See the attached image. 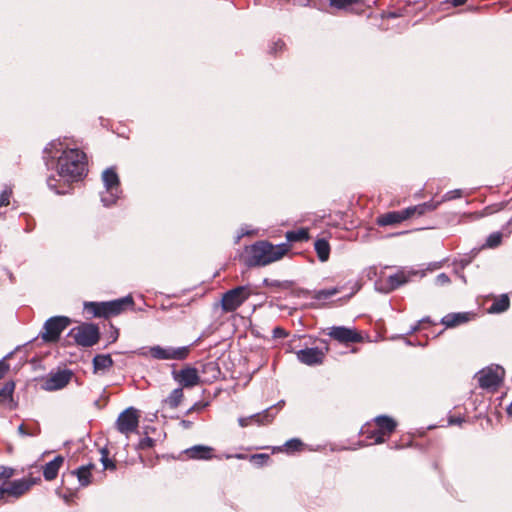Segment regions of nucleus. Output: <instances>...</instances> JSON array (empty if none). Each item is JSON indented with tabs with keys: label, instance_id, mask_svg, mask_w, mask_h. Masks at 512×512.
Instances as JSON below:
<instances>
[{
	"label": "nucleus",
	"instance_id": "obj_9",
	"mask_svg": "<svg viewBox=\"0 0 512 512\" xmlns=\"http://www.w3.org/2000/svg\"><path fill=\"white\" fill-rule=\"evenodd\" d=\"M374 422L377 426V430L369 431L368 438H373L376 444H380L386 441V438L389 437L397 427L396 421L386 415H380L374 418Z\"/></svg>",
	"mask_w": 512,
	"mask_h": 512
},
{
	"label": "nucleus",
	"instance_id": "obj_23",
	"mask_svg": "<svg viewBox=\"0 0 512 512\" xmlns=\"http://www.w3.org/2000/svg\"><path fill=\"white\" fill-rule=\"evenodd\" d=\"M314 248L317 253L318 259L321 262H326L330 255V245L325 239H318L314 243Z\"/></svg>",
	"mask_w": 512,
	"mask_h": 512
},
{
	"label": "nucleus",
	"instance_id": "obj_51",
	"mask_svg": "<svg viewBox=\"0 0 512 512\" xmlns=\"http://www.w3.org/2000/svg\"><path fill=\"white\" fill-rule=\"evenodd\" d=\"M181 425L184 427V428H190L192 423L190 421H187V420H182L181 421Z\"/></svg>",
	"mask_w": 512,
	"mask_h": 512
},
{
	"label": "nucleus",
	"instance_id": "obj_52",
	"mask_svg": "<svg viewBox=\"0 0 512 512\" xmlns=\"http://www.w3.org/2000/svg\"><path fill=\"white\" fill-rule=\"evenodd\" d=\"M152 443H153L152 439L151 438H147V439L144 440L143 445L146 444L147 446H151Z\"/></svg>",
	"mask_w": 512,
	"mask_h": 512
},
{
	"label": "nucleus",
	"instance_id": "obj_27",
	"mask_svg": "<svg viewBox=\"0 0 512 512\" xmlns=\"http://www.w3.org/2000/svg\"><path fill=\"white\" fill-rule=\"evenodd\" d=\"M439 203L433 202H425L416 206L408 207L407 209L411 211V216L414 214L423 215L428 211H433L438 207Z\"/></svg>",
	"mask_w": 512,
	"mask_h": 512
},
{
	"label": "nucleus",
	"instance_id": "obj_10",
	"mask_svg": "<svg viewBox=\"0 0 512 512\" xmlns=\"http://www.w3.org/2000/svg\"><path fill=\"white\" fill-rule=\"evenodd\" d=\"M505 371L501 366H490L478 372L479 386L483 389H496L503 380Z\"/></svg>",
	"mask_w": 512,
	"mask_h": 512
},
{
	"label": "nucleus",
	"instance_id": "obj_13",
	"mask_svg": "<svg viewBox=\"0 0 512 512\" xmlns=\"http://www.w3.org/2000/svg\"><path fill=\"white\" fill-rule=\"evenodd\" d=\"M327 335L340 343H358L362 340V336L356 330L345 326L330 327Z\"/></svg>",
	"mask_w": 512,
	"mask_h": 512
},
{
	"label": "nucleus",
	"instance_id": "obj_2",
	"mask_svg": "<svg viewBox=\"0 0 512 512\" xmlns=\"http://www.w3.org/2000/svg\"><path fill=\"white\" fill-rule=\"evenodd\" d=\"M288 251L287 244L272 245L266 241H260L251 246L250 264L265 266L280 260Z\"/></svg>",
	"mask_w": 512,
	"mask_h": 512
},
{
	"label": "nucleus",
	"instance_id": "obj_38",
	"mask_svg": "<svg viewBox=\"0 0 512 512\" xmlns=\"http://www.w3.org/2000/svg\"><path fill=\"white\" fill-rule=\"evenodd\" d=\"M47 185L51 190H54L57 194L67 193V191L65 189H61L58 187L57 180L53 176L48 177Z\"/></svg>",
	"mask_w": 512,
	"mask_h": 512
},
{
	"label": "nucleus",
	"instance_id": "obj_55",
	"mask_svg": "<svg viewBox=\"0 0 512 512\" xmlns=\"http://www.w3.org/2000/svg\"><path fill=\"white\" fill-rule=\"evenodd\" d=\"M207 367L211 368V369H215V364L214 363H209L207 365Z\"/></svg>",
	"mask_w": 512,
	"mask_h": 512
},
{
	"label": "nucleus",
	"instance_id": "obj_41",
	"mask_svg": "<svg viewBox=\"0 0 512 512\" xmlns=\"http://www.w3.org/2000/svg\"><path fill=\"white\" fill-rule=\"evenodd\" d=\"M462 196V190L461 189H455L448 191L444 194L442 201H450L456 198H460Z\"/></svg>",
	"mask_w": 512,
	"mask_h": 512
},
{
	"label": "nucleus",
	"instance_id": "obj_16",
	"mask_svg": "<svg viewBox=\"0 0 512 512\" xmlns=\"http://www.w3.org/2000/svg\"><path fill=\"white\" fill-rule=\"evenodd\" d=\"M411 217V211L407 208L401 211H392L377 218L379 226H389L401 223Z\"/></svg>",
	"mask_w": 512,
	"mask_h": 512
},
{
	"label": "nucleus",
	"instance_id": "obj_6",
	"mask_svg": "<svg viewBox=\"0 0 512 512\" xmlns=\"http://www.w3.org/2000/svg\"><path fill=\"white\" fill-rule=\"evenodd\" d=\"M40 478H22L10 482H4L0 486L1 500L6 497L19 498L25 494Z\"/></svg>",
	"mask_w": 512,
	"mask_h": 512
},
{
	"label": "nucleus",
	"instance_id": "obj_43",
	"mask_svg": "<svg viewBox=\"0 0 512 512\" xmlns=\"http://www.w3.org/2000/svg\"><path fill=\"white\" fill-rule=\"evenodd\" d=\"M14 470L10 467L0 466V480L9 479L13 476Z\"/></svg>",
	"mask_w": 512,
	"mask_h": 512
},
{
	"label": "nucleus",
	"instance_id": "obj_53",
	"mask_svg": "<svg viewBox=\"0 0 512 512\" xmlns=\"http://www.w3.org/2000/svg\"><path fill=\"white\" fill-rule=\"evenodd\" d=\"M440 267H441V263H434V264H432V267H430L429 269L433 270V269H438Z\"/></svg>",
	"mask_w": 512,
	"mask_h": 512
},
{
	"label": "nucleus",
	"instance_id": "obj_12",
	"mask_svg": "<svg viewBox=\"0 0 512 512\" xmlns=\"http://www.w3.org/2000/svg\"><path fill=\"white\" fill-rule=\"evenodd\" d=\"M73 373L68 370L51 372L43 381L42 388L45 391H57L63 389L70 382Z\"/></svg>",
	"mask_w": 512,
	"mask_h": 512
},
{
	"label": "nucleus",
	"instance_id": "obj_15",
	"mask_svg": "<svg viewBox=\"0 0 512 512\" xmlns=\"http://www.w3.org/2000/svg\"><path fill=\"white\" fill-rule=\"evenodd\" d=\"M134 304L133 298L131 296H126L123 298H119L113 301L104 302V318H108L111 316H115L123 312L127 307H132Z\"/></svg>",
	"mask_w": 512,
	"mask_h": 512
},
{
	"label": "nucleus",
	"instance_id": "obj_21",
	"mask_svg": "<svg viewBox=\"0 0 512 512\" xmlns=\"http://www.w3.org/2000/svg\"><path fill=\"white\" fill-rule=\"evenodd\" d=\"M469 319V313H450L441 319V323L447 328H452L462 323H466Z\"/></svg>",
	"mask_w": 512,
	"mask_h": 512
},
{
	"label": "nucleus",
	"instance_id": "obj_56",
	"mask_svg": "<svg viewBox=\"0 0 512 512\" xmlns=\"http://www.w3.org/2000/svg\"><path fill=\"white\" fill-rule=\"evenodd\" d=\"M236 458L243 459V458H245V456L243 454H237Z\"/></svg>",
	"mask_w": 512,
	"mask_h": 512
},
{
	"label": "nucleus",
	"instance_id": "obj_32",
	"mask_svg": "<svg viewBox=\"0 0 512 512\" xmlns=\"http://www.w3.org/2000/svg\"><path fill=\"white\" fill-rule=\"evenodd\" d=\"M18 433L21 436H37L40 433V428L38 424H35L33 427L25 426L24 424H20L17 429Z\"/></svg>",
	"mask_w": 512,
	"mask_h": 512
},
{
	"label": "nucleus",
	"instance_id": "obj_17",
	"mask_svg": "<svg viewBox=\"0 0 512 512\" xmlns=\"http://www.w3.org/2000/svg\"><path fill=\"white\" fill-rule=\"evenodd\" d=\"M175 379L184 387H194L200 382L198 371L193 367L182 369L175 375Z\"/></svg>",
	"mask_w": 512,
	"mask_h": 512
},
{
	"label": "nucleus",
	"instance_id": "obj_20",
	"mask_svg": "<svg viewBox=\"0 0 512 512\" xmlns=\"http://www.w3.org/2000/svg\"><path fill=\"white\" fill-rule=\"evenodd\" d=\"M64 463V458L62 456H56L52 461L45 464L43 467V476L45 480L52 481L54 480L59 472V469Z\"/></svg>",
	"mask_w": 512,
	"mask_h": 512
},
{
	"label": "nucleus",
	"instance_id": "obj_7",
	"mask_svg": "<svg viewBox=\"0 0 512 512\" xmlns=\"http://www.w3.org/2000/svg\"><path fill=\"white\" fill-rule=\"evenodd\" d=\"M250 296L247 286H238L223 294L221 307L224 312H233L238 309Z\"/></svg>",
	"mask_w": 512,
	"mask_h": 512
},
{
	"label": "nucleus",
	"instance_id": "obj_58",
	"mask_svg": "<svg viewBox=\"0 0 512 512\" xmlns=\"http://www.w3.org/2000/svg\"><path fill=\"white\" fill-rule=\"evenodd\" d=\"M418 327H419V326L417 325V326H415L414 328H412V332H413V331H416V330L418 329Z\"/></svg>",
	"mask_w": 512,
	"mask_h": 512
},
{
	"label": "nucleus",
	"instance_id": "obj_18",
	"mask_svg": "<svg viewBox=\"0 0 512 512\" xmlns=\"http://www.w3.org/2000/svg\"><path fill=\"white\" fill-rule=\"evenodd\" d=\"M15 390V383L13 381H8L4 384V386L0 389V405L13 410L16 408L17 404L13 399V393Z\"/></svg>",
	"mask_w": 512,
	"mask_h": 512
},
{
	"label": "nucleus",
	"instance_id": "obj_47",
	"mask_svg": "<svg viewBox=\"0 0 512 512\" xmlns=\"http://www.w3.org/2000/svg\"><path fill=\"white\" fill-rule=\"evenodd\" d=\"M284 47V42L281 41V40H278L277 42H275L273 44V46L271 47V53H276L278 50H282Z\"/></svg>",
	"mask_w": 512,
	"mask_h": 512
},
{
	"label": "nucleus",
	"instance_id": "obj_29",
	"mask_svg": "<svg viewBox=\"0 0 512 512\" xmlns=\"http://www.w3.org/2000/svg\"><path fill=\"white\" fill-rule=\"evenodd\" d=\"M273 418L274 415L270 413V409L251 415V420L258 425L268 424L273 420Z\"/></svg>",
	"mask_w": 512,
	"mask_h": 512
},
{
	"label": "nucleus",
	"instance_id": "obj_3",
	"mask_svg": "<svg viewBox=\"0 0 512 512\" xmlns=\"http://www.w3.org/2000/svg\"><path fill=\"white\" fill-rule=\"evenodd\" d=\"M190 352L189 346L183 347H161L159 345L150 347L147 351L145 348H141L137 351L140 356H150L157 360H184L187 358Z\"/></svg>",
	"mask_w": 512,
	"mask_h": 512
},
{
	"label": "nucleus",
	"instance_id": "obj_4",
	"mask_svg": "<svg viewBox=\"0 0 512 512\" xmlns=\"http://www.w3.org/2000/svg\"><path fill=\"white\" fill-rule=\"evenodd\" d=\"M105 191L101 193V202L109 207L116 203L120 194L119 177L114 168H107L102 173Z\"/></svg>",
	"mask_w": 512,
	"mask_h": 512
},
{
	"label": "nucleus",
	"instance_id": "obj_59",
	"mask_svg": "<svg viewBox=\"0 0 512 512\" xmlns=\"http://www.w3.org/2000/svg\"><path fill=\"white\" fill-rule=\"evenodd\" d=\"M356 291H358L360 289V286L358 284H356Z\"/></svg>",
	"mask_w": 512,
	"mask_h": 512
},
{
	"label": "nucleus",
	"instance_id": "obj_34",
	"mask_svg": "<svg viewBox=\"0 0 512 512\" xmlns=\"http://www.w3.org/2000/svg\"><path fill=\"white\" fill-rule=\"evenodd\" d=\"M363 0H329L331 7L336 9H347L349 6L361 3Z\"/></svg>",
	"mask_w": 512,
	"mask_h": 512
},
{
	"label": "nucleus",
	"instance_id": "obj_45",
	"mask_svg": "<svg viewBox=\"0 0 512 512\" xmlns=\"http://www.w3.org/2000/svg\"><path fill=\"white\" fill-rule=\"evenodd\" d=\"M8 371L9 364H7L4 360H0V379L3 378Z\"/></svg>",
	"mask_w": 512,
	"mask_h": 512
},
{
	"label": "nucleus",
	"instance_id": "obj_40",
	"mask_svg": "<svg viewBox=\"0 0 512 512\" xmlns=\"http://www.w3.org/2000/svg\"><path fill=\"white\" fill-rule=\"evenodd\" d=\"M250 460L257 465H264L269 460V455L267 454H254L250 457Z\"/></svg>",
	"mask_w": 512,
	"mask_h": 512
},
{
	"label": "nucleus",
	"instance_id": "obj_11",
	"mask_svg": "<svg viewBox=\"0 0 512 512\" xmlns=\"http://www.w3.org/2000/svg\"><path fill=\"white\" fill-rule=\"evenodd\" d=\"M138 424L139 414L133 407H129L121 412L116 421L117 430L125 435L136 431Z\"/></svg>",
	"mask_w": 512,
	"mask_h": 512
},
{
	"label": "nucleus",
	"instance_id": "obj_1",
	"mask_svg": "<svg viewBox=\"0 0 512 512\" xmlns=\"http://www.w3.org/2000/svg\"><path fill=\"white\" fill-rule=\"evenodd\" d=\"M85 158L79 149L64 150L57 161L58 176L65 182L80 180L86 170Z\"/></svg>",
	"mask_w": 512,
	"mask_h": 512
},
{
	"label": "nucleus",
	"instance_id": "obj_46",
	"mask_svg": "<svg viewBox=\"0 0 512 512\" xmlns=\"http://www.w3.org/2000/svg\"><path fill=\"white\" fill-rule=\"evenodd\" d=\"M286 335H287V333L281 327H275L273 329V336L275 338H283V337H286Z\"/></svg>",
	"mask_w": 512,
	"mask_h": 512
},
{
	"label": "nucleus",
	"instance_id": "obj_49",
	"mask_svg": "<svg viewBox=\"0 0 512 512\" xmlns=\"http://www.w3.org/2000/svg\"><path fill=\"white\" fill-rule=\"evenodd\" d=\"M461 423H462V419L459 418V417H457V418L456 417H451L449 419V424H451V425H456V424L458 425V424H461Z\"/></svg>",
	"mask_w": 512,
	"mask_h": 512
},
{
	"label": "nucleus",
	"instance_id": "obj_48",
	"mask_svg": "<svg viewBox=\"0 0 512 512\" xmlns=\"http://www.w3.org/2000/svg\"><path fill=\"white\" fill-rule=\"evenodd\" d=\"M252 422L251 420V416L249 417H240L238 419V423L241 427H247L248 425H250V423Z\"/></svg>",
	"mask_w": 512,
	"mask_h": 512
},
{
	"label": "nucleus",
	"instance_id": "obj_14",
	"mask_svg": "<svg viewBox=\"0 0 512 512\" xmlns=\"http://www.w3.org/2000/svg\"><path fill=\"white\" fill-rule=\"evenodd\" d=\"M296 356L301 363L308 366H314L323 363L325 352L318 347H312L298 350L296 352Z\"/></svg>",
	"mask_w": 512,
	"mask_h": 512
},
{
	"label": "nucleus",
	"instance_id": "obj_44",
	"mask_svg": "<svg viewBox=\"0 0 512 512\" xmlns=\"http://www.w3.org/2000/svg\"><path fill=\"white\" fill-rule=\"evenodd\" d=\"M450 283V278L447 274L445 273H440L436 279H435V284L436 285H439V286H444V285H447Z\"/></svg>",
	"mask_w": 512,
	"mask_h": 512
},
{
	"label": "nucleus",
	"instance_id": "obj_24",
	"mask_svg": "<svg viewBox=\"0 0 512 512\" xmlns=\"http://www.w3.org/2000/svg\"><path fill=\"white\" fill-rule=\"evenodd\" d=\"M408 279V276L404 272H398L394 275H390L387 279L388 288L385 291L388 292L400 287L407 283Z\"/></svg>",
	"mask_w": 512,
	"mask_h": 512
},
{
	"label": "nucleus",
	"instance_id": "obj_30",
	"mask_svg": "<svg viewBox=\"0 0 512 512\" xmlns=\"http://www.w3.org/2000/svg\"><path fill=\"white\" fill-rule=\"evenodd\" d=\"M183 398V391L181 388L174 389L169 396L166 398L165 402L171 407L176 408L179 406Z\"/></svg>",
	"mask_w": 512,
	"mask_h": 512
},
{
	"label": "nucleus",
	"instance_id": "obj_19",
	"mask_svg": "<svg viewBox=\"0 0 512 512\" xmlns=\"http://www.w3.org/2000/svg\"><path fill=\"white\" fill-rule=\"evenodd\" d=\"M190 459L209 460L213 457V448L206 445H195L184 451Z\"/></svg>",
	"mask_w": 512,
	"mask_h": 512
},
{
	"label": "nucleus",
	"instance_id": "obj_25",
	"mask_svg": "<svg viewBox=\"0 0 512 512\" xmlns=\"http://www.w3.org/2000/svg\"><path fill=\"white\" fill-rule=\"evenodd\" d=\"M509 298L507 295H502L500 298L496 299L492 305L489 307L490 313H501L506 311L509 308Z\"/></svg>",
	"mask_w": 512,
	"mask_h": 512
},
{
	"label": "nucleus",
	"instance_id": "obj_54",
	"mask_svg": "<svg viewBox=\"0 0 512 512\" xmlns=\"http://www.w3.org/2000/svg\"><path fill=\"white\" fill-rule=\"evenodd\" d=\"M507 412L509 415H512V404L507 408Z\"/></svg>",
	"mask_w": 512,
	"mask_h": 512
},
{
	"label": "nucleus",
	"instance_id": "obj_28",
	"mask_svg": "<svg viewBox=\"0 0 512 512\" xmlns=\"http://www.w3.org/2000/svg\"><path fill=\"white\" fill-rule=\"evenodd\" d=\"M91 467H93V465L81 466L75 471L78 481L82 486H87L90 484V477H91L90 468Z\"/></svg>",
	"mask_w": 512,
	"mask_h": 512
},
{
	"label": "nucleus",
	"instance_id": "obj_37",
	"mask_svg": "<svg viewBox=\"0 0 512 512\" xmlns=\"http://www.w3.org/2000/svg\"><path fill=\"white\" fill-rule=\"evenodd\" d=\"M302 442L297 439V438H293V439H290L288 440L285 444H284V447L286 448V450L288 451H298L300 450V448L302 447Z\"/></svg>",
	"mask_w": 512,
	"mask_h": 512
},
{
	"label": "nucleus",
	"instance_id": "obj_33",
	"mask_svg": "<svg viewBox=\"0 0 512 512\" xmlns=\"http://www.w3.org/2000/svg\"><path fill=\"white\" fill-rule=\"evenodd\" d=\"M338 292H339L338 288L323 289V290L315 291L313 298L316 300H324V299H328V298L336 295Z\"/></svg>",
	"mask_w": 512,
	"mask_h": 512
},
{
	"label": "nucleus",
	"instance_id": "obj_8",
	"mask_svg": "<svg viewBox=\"0 0 512 512\" xmlns=\"http://www.w3.org/2000/svg\"><path fill=\"white\" fill-rule=\"evenodd\" d=\"M70 323V318L66 316H54L49 318L44 324V332L41 334L42 339L45 342H56Z\"/></svg>",
	"mask_w": 512,
	"mask_h": 512
},
{
	"label": "nucleus",
	"instance_id": "obj_31",
	"mask_svg": "<svg viewBox=\"0 0 512 512\" xmlns=\"http://www.w3.org/2000/svg\"><path fill=\"white\" fill-rule=\"evenodd\" d=\"M309 235L307 230L305 229H299L296 231H288L286 233V239L289 242H299V241H305L308 240Z\"/></svg>",
	"mask_w": 512,
	"mask_h": 512
},
{
	"label": "nucleus",
	"instance_id": "obj_57",
	"mask_svg": "<svg viewBox=\"0 0 512 512\" xmlns=\"http://www.w3.org/2000/svg\"><path fill=\"white\" fill-rule=\"evenodd\" d=\"M426 321H429V318H423V319L420 321V323H422V322H426Z\"/></svg>",
	"mask_w": 512,
	"mask_h": 512
},
{
	"label": "nucleus",
	"instance_id": "obj_36",
	"mask_svg": "<svg viewBox=\"0 0 512 512\" xmlns=\"http://www.w3.org/2000/svg\"><path fill=\"white\" fill-rule=\"evenodd\" d=\"M108 451L106 448L101 449V462L103 464L104 469L106 470H114L116 468L115 463L109 459Z\"/></svg>",
	"mask_w": 512,
	"mask_h": 512
},
{
	"label": "nucleus",
	"instance_id": "obj_5",
	"mask_svg": "<svg viewBox=\"0 0 512 512\" xmlns=\"http://www.w3.org/2000/svg\"><path fill=\"white\" fill-rule=\"evenodd\" d=\"M70 335L78 345L83 347H91L95 345L100 338L99 328L93 323H82L81 325L74 327L71 329Z\"/></svg>",
	"mask_w": 512,
	"mask_h": 512
},
{
	"label": "nucleus",
	"instance_id": "obj_35",
	"mask_svg": "<svg viewBox=\"0 0 512 512\" xmlns=\"http://www.w3.org/2000/svg\"><path fill=\"white\" fill-rule=\"evenodd\" d=\"M501 241H502V233L494 232L488 236L486 243H485V247L495 248L500 245Z\"/></svg>",
	"mask_w": 512,
	"mask_h": 512
},
{
	"label": "nucleus",
	"instance_id": "obj_50",
	"mask_svg": "<svg viewBox=\"0 0 512 512\" xmlns=\"http://www.w3.org/2000/svg\"><path fill=\"white\" fill-rule=\"evenodd\" d=\"M467 0H452L454 6L463 5Z\"/></svg>",
	"mask_w": 512,
	"mask_h": 512
},
{
	"label": "nucleus",
	"instance_id": "obj_42",
	"mask_svg": "<svg viewBox=\"0 0 512 512\" xmlns=\"http://www.w3.org/2000/svg\"><path fill=\"white\" fill-rule=\"evenodd\" d=\"M62 146L63 144L60 141H52L46 148V152L49 154H52L53 150L59 152L60 150H62ZM51 157L54 158V155H51Z\"/></svg>",
	"mask_w": 512,
	"mask_h": 512
},
{
	"label": "nucleus",
	"instance_id": "obj_22",
	"mask_svg": "<svg viewBox=\"0 0 512 512\" xmlns=\"http://www.w3.org/2000/svg\"><path fill=\"white\" fill-rule=\"evenodd\" d=\"M113 365V360L109 354L96 355L93 359L94 371H105Z\"/></svg>",
	"mask_w": 512,
	"mask_h": 512
},
{
	"label": "nucleus",
	"instance_id": "obj_39",
	"mask_svg": "<svg viewBox=\"0 0 512 512\" xmlns=\"http://www.w3.org/2000/svg\"><path fill=\"white\" fill-rule=\"evenodd\" d=\"M12 194L11 189H4L0 194V207L7 206L10 203V196Z\"/></svg>",
	"mask_w": 512,
	"mask_h": 512
},
{
	"label": "nucleus",
	"instance_id": "obj_26",
	"mask_svg": "<svg viewBox=\"0 0 512 512\" xmlns=\"http://www.w3.org/2000/svg\"><path fill=\"white\" fill-rule=\"evenodd\" d=\"M103 306L104 302H85L84 311L92 317H104L102 315V312H104Z\"/></svg>",
	"mask_w": 512,
	"mask_h": 512
}]
</instances>
